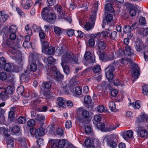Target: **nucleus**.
Instances as JSON below:
<instances>
[{"instance_id":"1a4fd4ad","label":"nucleus","mask_w":148,"mask_h":148,"mask_svg":"<svg viewBox=\"0 0 148 148\" xmlns=\"http://www.w3.org/2000/svg\"><path fill=\"white\" fill-rule=\"evenodd\" d=\"M55 8L57 11L59 18L66 20L70 24L72 23L71 17L67 16V13H65V10L62 9V7L60 5H57L55 7Z\"/></svg>"},{"instance_id":"f3484780","label":"nucleus","mask_w":148,"mask_h":148,"mask_svg":"<svg viewBox=\"0 0 148 148\" xmlns=\"http://www.w3.org/2000/svg\"><path fill=\"white\" fill-rule=\"evenodd\" d=\"M43 62L46 64L53 65L55 64L56 62V60L54 58L51 56H49L48 57H45L42 59Z\"/></svg>"},{"instance_id":"5701e85b","label":"nucleus","mask_w":148,"mask_h":148,"mask_svg":"<svg viewBox=\"0 0 148 148\" xmlns=\"http://www.w3.org/2000/svg\"><path fill=\"white\" fill-rule=\"evenodd\" d=\"M147 115L145 113H141L137 118L136 122L138 123L144 121L146 120Z\"/></svg>"},{"instance_id":"37998d69","label":"nucleus","mask_w":148,"mask_h":148,"mask_svg":"<svg viewBox=\"0 0 148 148\" xmlns=\"http://www.w3.org/2000/svg\"><path fill=\"white\" fill-rule=\"evenodd\" d=\"M96 110L99 113H102L106 112L105 108L102 105H100L98 106L96 108Z\"/></svg>"},{"instance_id":"4468645a","label":"nucleus","mask_w":148,"mask_h":148,"mask_svg":"<svg viewBox=\"0 0 148 148\" xmlns=\"http://www.w3.org/2000/svg\"><path fill=\"white\" fill-rule=\"evenodd\" d=\"M98 3L96 1L95 4L93 6L92 9V12L90 15L89 20L93 22H94L96 19V18L97 15V10L98 9Z\"/></svg>"},{"instance_id":"680f3d73","label":"nucleus","mask_w":148,"mask_h":148,"mask_svg":"<svg viewBox=\"0 0 148 148\" xmlns=\"http://www.w3.org/2000/svg\"><path fill=\"white\" fill-rule=\"evenodd\" d=\"M4 110L0 108V121H3L4 119Z\"/></svg>"},{"instance_id":"09e8293b","label":"nucleus","mask_w":148,"mask_h":148,"mask_svg":"<svg viewBox=\"0 0 148 148\" xmlns=\"http://www.w3.org/2000/svg\"><path fill=\"white\" fill-rule=\"evenodd\" d=\"M112 26V23H110L109 25L108 22H103L102 27L106 30H109L110 27Z\"/></svg>"},{"instance_id":"c9c22d12","label":"nucleus","mask_w":148,"mask_h":148,"mask_svg":"<svg viewBox=\"0 0 148 148\" xmlns=\"http://www.w3.org/2000/svg\"><path fill=\"white\" fill-rule=\"evenodd\" d=\"M102 115L101 114L97 115L94 116L93 119V122L95 125L96 122H98L100 121L101 120Z\"/></svg>"},{"instance_id":"e433bc0d","label":"nucleus","mask_w":148,"mask_h":148,"mask_svg":"<svg viewBox=\"0 0 148 148\" xmlns=\"http://www.w3.org/2000/svg\"><path fill=\"white\" fill-rule=\"evenodd\" d=\"M133 131L131 130L127 131L125 133L126 136H123V137L125 140H127L126 137L129 138H130L132 137L133 136Z\"/></svg>"},{"instance_id":"412c9836","label":"nucleus","mask_w":148,"mask_h":148,"mask_svg":"<svg viewBox=\"0 0 148 148\" xmlns=\"http://www.w3.org/2000/svg\"><path fill=\"white\" fill-rule=\"evenodd\" d=\"M52 83L50 82H43L42 83V85L41 87V89L43 90L45 89L49 90L51 88V86Z\"/></svg>"},{"instance_id":"bb28decb","label":"nucleus","mask_w":148,"mask_h":148,"mask_svg":"<svg viewBox=\"0 0 148 148\" xmlns=\"http://www.w3.org/2000/svg\"><path fill=\"white\" fill-rule=\"evenodd\" d=\"M0 134H3L5 136L8 137L10 135V131L8 129H6L4 127H0Z\"/></svg>"},{"instance_id":"0e129e2a","label":"nucleus","mask_w":148,"mask_h":148,"mask_svg":"<svg viewBox=\"0 0 148 148\" xmlns=\"http://www.w3.org/2000/svg\"><path fill=\"white\" fill-rule=\"evenodd\" d=\"M32 28L35 32H38L41 29L40 26H37L35 24L33 25Z\"/></svg>"},{"instance_id":"4be33fe9","label":"nucleus","mask_w":148,"mask_h":148,"mask_svg":"<svg viewBox=\"0 0 148 148\" xmlns=\"http://www.w3.org/2000/svg\"><path fill=\"white\" fill-rule=\"evenodd\" d=\"M55 52V48L53 47H49L43 53L46 55H53Z\"/></svg>"},{"instance_id":"2eb2a0df","label":"nucleus","mask_w":148,"mask_h":148,"mask_svg":"<svg viewBox=\"0 0 148 148\" xmlns=\"http://www.w3.org/2000/svg\"><path fill=\"white\" fill-rule=\"evenodd\" d=\"M99 57L101 60L105 62L112 60L114 58V55L113 53H111L109 55L104 53H101L99 55Z\"/></svg>"},{"instance_id":"4d7b16f0","label":"nucleus","mask_w":148,"mask_h":148,"mask_svg":"<svg viewBox=\"0 0 148 148\" xmlns=\"http://www.w3.org/2000/svg\"><path fill=\"white\" fill-rule=\"evenodd\" d=\"M143 93L144 95L148 94V85H144L143 86Z\"/></svg>"},{"instance_id":"4c0bfd02","label":"nucleus","mask_w":148,"mask_h":148,"mask_svg":"<svg viewBox=\"0 0 148 148\" xmlns=\"http://www.w3.org/2000/svg\"><path fill=\"white\" fill-rule=\"evenodd\" d=\"M109 108L112 112H116L117 111L116 108V105L113 101L110 102L108 104Z\"/></svg>"},{"instance_id":"f03ea898","label":"nucleus","mask_w":148,"mask_h":148,"mask_svg":"<svg viewBox=\"0 0 148 148\" xmlns=\"http://www.w3.org/2000/svg\"><path fill=\"white\" fill-rule=\"evenodd\" d=\"M127 63V64L130 65L132 64L131 60L129 58H123L118 60L116 62H114L111 64L109 65L105 70L106 76L109 82L112 80L114 77L113 72L114 70V67L121 64H124Z\"/></svg>"},{"instance_id":"39448f33","label":"nucleus","mask_w":148,"mask_h":148,"mask_svg":"<svg viewBox=\"0 0 148 148\" xmlns=\"http://www.w3.org/2000/svg\"><path fill=\"white\" fill-rule=\"evenodd\" d=\"M29 97L31 99H34L31 102L30 105L33 107V110L31 111V115L32 117H34L36 116V110H38V103L41 102V100L40 99L42 98H38L37 94L36 93L32 94L29 95Z\"/></svg>"},{"instance_id":"0eeeda50","label":"nucleus","mask_w":148,"mask_h":148,"mask_svg":"<svg viewBox=\"0 0 148 148\" xmlns=\"http://www.w3.org/2000/svg\"><path fill=\"white\" fill-rule=\"evenodd\" d=\"M62 87L63 91L66 94H68L69 93V91L68 90V89L69 88V85H66L62 86ZM69 90L73 94V95L74 96L76 97H78L82 93V88L80 87H76L74 90L73 88L71 86L69 88Z\"/></svg>"},{"instance_id":"393cba45","label":"nucleus","mask_w":148,"mask_h":148,"mask_svg":"<svg viewBox=\"0 0 148 148\" xmlns=\"http://www.w3.org/2000/svg\"><path fill=\"white\" fill-rule=\"evenodd\" d=\"M129 106H132L135 109H139L141 106V103L139 100H136L132 103H129Z\"/></svg>"},{"instance_id":"49530a36","label":"nucleus","mask_w":148,"mask_h":148,"mask_svg":"<svg viewBox=\"0 0 148 148\" xmlns=\"http://www.w3.org/2000/svg\"><path fill=\"white\" fill-rule=\"evenodd\" d=\"M105 9L107 11H111V12H112L114 11L112 6L111 4L110 3H108L105 5Z\"/></svg>"},{"instance_id":"b1692460","label":"nucleus","mask_w":148,"mask_h":148,"mask_svg":"<svg viewBox=\"0 0 148 148\" xmlns=\"http://www.w3.org/2000/svg\"><path fill=\"white\" fill-rule=\"evenodd\" d=\"M112 20L113 15L110 14H109L103 18V22H108L110 25V23H112Z\"/></svg>"},{"instance_id":"20e7f679","label":"nucleus","mask_w":148,"mask_h":148,"mask_svg":"<svg viewBox=\"0 0 148 148\" xmlns=\"http://www.w3.org/2000/svg\"><path fill=\"white\" fill-rule=\"evenodd\" d=\"M118 138L117 136L115 135H104L102 138L103 144L106 143L107 145L111 148H115L117 146L116 142Z\"/></svg>"},{"instance_id":"6ab92c4d","label":"nucleus","mask_w":148,"mask_h":148,"mask_svg":"<svg viewBox=\"0 0 148 148\" xmlns=\"http://www.w3.org/2000/svg\"><path fill=\"white\" fill-rule=\"evenodd\" d=\"M84 143L85 146L89 148H95L92 140L90 138L86 139Z\"/></svg>"},{"instance_id":"3c124183","label":"nucleus","mask_w":148,"mask_h":148,"mask_svg":"<svg viewBox=\"0 0 148 148\" xmlns=\"http://www.w3.org/2000/svg\"><path fill=\"white\" fill-rule=\"evenodd\" d=\"M55 33L58 36H60L62 34L61 29L58 27H55L54 28Z\"/></svg>"},{"instance_id":"79ce46f5","label":"nucleus","mask_w":148,"mask_h":148,"mask_svg":"<svg viewBox=\"0 0 148 148\" xmlns=\"http://www.w3.org/2000/svg\"><path fill=\"white\" fill-rule=\"evenodd\" d=\"M125 50V55L131 56L133 54V50L129 46H127L126 47Z\"/></svg>"},{"instance_id":"7ed1b4c3","label":"nucleus","mask_w":148,"mask_h":148,"mask_svg":"<svg viewBox=\"0 0 148 148\" xmlns=\"http://www.w3.org/2000/svg\"><path fill=\"white\" fill-rule=\"evenodd\" d=\"M6 44L10 48V51L11 54L10 55V57L18 63H20L22 61V53L20 50V47L17 46L12 47L14 41L10 39L8 40Z\"/></svg>"},{"instance_id":"c03bdc74","label":"nucleus","mask_w":148,"mask_h":148,"mask_svg":"<svg viewBox=\"0 0 148 148\" xmlns=\"http://www.w3.org/2000/svg\"><path fill=\"white\" fill-rule=\"evenodd\" d=\"M42 51L43 52L49 47L48 42L46 41H43L42 43Z\"/></svg>"},{"instance_id":"7c9ffc66","label":"nucleus","mask_w":148,"mask_h":148,"mask_svg":"<svg viewBox=\"0 0 148 148\" xmlns=\"http://www.w3.org/2000/svg\"><path fill=\"white\" fill-rule=\"evenodd\" d=\"M139 6L137 5L132 6V8L130 9V14L132 16H135L136 13V10L138 9Z\"/></svg>"},{"instance_id":"9d476101","label":"nucleus","mask_w":148,"mask_h":148,"mask_svg":"<svg viewBox=\"0 0 148 148\" xmlns=\"http://www.w3.org/2000/svg\"><path fill=\"white\" fill-rule=\"evenodd\" d=\"M66 139H51L49 142L52 148H63L65 146L66 141Z\"/></svg>"},{"instance_id":"8fccbe9b","label":"nucleus","mask_w":148,"mask_h":148,"mask_svg":"<svg viewBox=\"0 0 148 148\" xmlns=\"http://www.w3.org/2000/svg\"><path fill=\"white\" fill-rule=\"evenodd\" d=\"M56 16L55 14L51 13L47 17L46 20L47 21H50L52 20H54L56 18Z\"/></svg>"},{"instance_id":"6e6552de","label":"nucleus","mask_w":148,"mask_h":148,"mask_svg":"<svg viewBox=\"0 0 148 148\" xmlns=\"http://www.w3.org/2000/svg\"><path fill=\"white\" fill-rule=\"evenodd\" d=\"M39 56V55L36 53L34 52L30 54L29 58L30 69L29 70L30 72L31 71H35L37 70V65L34 62L38 60Z\"/></svg>"},{"instance_id":"72a5a7b5","label":"nucleus","mask_w":148,"mask_h":148,"mask_svg":"<svg viewBox=\"0 0 148 148\" xmlns=\"http://www.w3.org/2000/svg\"><path fill=\"white\" fill-rule=\"evenodd\" d=\"M24 74H22L20 77V80L22 82L25 81L27 78V75L30 73V71L29 69L25 71Z\"/></svg>"},{"instance_id":"f257e3e1","label":"nucleus","mask_w":148,"mask_h":148,"mask_svg":"<svg viewBox=\"0 0 148 148\" xmlns=\"http://www.w3.org/2000/svg\"><path fill=\"white\" fill-rule=\"evenodd\" d=\"M57 51L58 56L61 57V64L64 73L67 74L69 72L68 66L66 64L70 63L72 64H78V59L77 56L73 53L69 52L66 45H63L58 47Z\"/></svg>"},{"instance_id":"338daca9","label":"nucleus","mask_w":148,"mask_h":148,"mask_svg":"<svg viewBox=\"0 0 148 148\" xmlns=\"http://www.w3.org/2000/svg\"><path fill=\"white\" fill-rule=\"evenodd\" d=\"M131 30V27L129 25H126L124 26L123 28V32L125 33L130 32Z\"/></svg>"},{"instance_id":"a19ab883","label":"nucleus","mask_w":148,"mask_h":148,"mask_svg":"<svg viewBox=\"0 0 148 148\" xmlns=\"http://www.w3.org/2000/svg\"><path fill=\"white\" fill-rule=\"evenodd\" d=\"M1 16L0 21L1 23H4L7 20L9 17L8 14H5L4 12Z\"/></svg>"},{"instance_id":"c85d7f7f","label":"nucleus","mask_w":148,"mask_h":148,"mask_svg":"<svg viewBox=\"0 0 148 148\" xmlns=\"http://www.w3.org/2000/svg\"><path fill=\"white\" fill-rule=\"evenodd\" d=\"M4 66V69L5 70L11 72H15L14 70L12 69V66L10 64L7 63L5 64Z\"/></svg>"},{"instance_id":"a211bd4d","label":"nucleus","mask_w":148,"mask_h":148,"mask_svg":"<svg viewBox=\"0 0 148 148\" xmlns=\"http://www.w3.org/2000/svg\"><path fill=\"white\" fill-rule=\"evenodd\" d=\"M84 57L86 60H89L91 63H94L95 61V56L94 55L91 56V54L90 52L87 51L85 53Z\"/></svg>"},{"instance_id":"864d4df0","label":"nucleus","mask_w":148,"mask_h":148,"mask_svg":"<svg viewBox=\"0 0 148 148\" xmlns=\"http://www.w3.org/2000/svg\"><path fill=\"white\" fill-rule=\"evenodd\" d=\"M118 58L124 57L125 55V53L124 50L120 49L116 53Z\"/></svg>"},{"instance_id":"dca6fc26","label":"nucleus","mask_w":148,"mask_h":148,"mask_svg":"<svg viewBox=\"0 0 148 148\" xmlns=\"http://www.w3.org/2000/svg\"><path fill=\"white\" fill-rule=\"evenodd\" d=\"M77 113L81 112V115L84 118L86 119L89 118L90 115V112L86 110H84L82 107L77 108L76 110Z\"/></svg>"},{"instance_id":"a878e982","label":"nucleus","mask_w":148,"mask_h":148,"mask_svg":"<svg viewBox=\"0 0 148 148\" xmlns=\"http://www.w3.org/2000/svg\"><path fill=\"white\" fill-rule=\"evenodd\" d=\"M95 127L101 131L106 132V127H105V124L102 123H99L95 125Z\"/></svg>"},{"instance_id":"052dcab7","label":"nucleus","mask_w":148,"mask_h":148,"mask_svg":"<svg viewBox=\"0 0 148 148\" xmlns=\"http://www.w3.org/2000/svg\"><path fill=\"white\" fill-rule=\"evenodd\" d=\"M26 121L25 118L23 116H20L18 119V122L21 124L25 123Z\"/></svg>"},{"instance_id":"5fc2aeb1","label":"nucleus","mask_w":148,"mask_h":148,"mask_svg":"<svg viewBox=\"0 0 148 148\" xmlns=\"http://www.w3.org/2000/svg\"><path fill=\"white\" fill-rule=\"evenodd\" d=\"M8 75L5 72H3L0 74V79L2 80H5L8 77Z\"/></svg>"},{"instance_id":"2f4dec72","label":"nucleus","mask_w":148,"mask_h":148,"mask_svg":"<svg viewBox=\"0 0 148 148\" xmlns=\"http://www.w3.org/2000/svg\"><path fill=\"white\" fill-rule=\"evenodd\" d=\"M11 131L13 134L19 135L21 133L20 129L18 126H15L13 127L11 129Z\"/></svg>"},{"instance_id":"774afa93","label":"nucleus","mask_w":148,"mask_h":148,"mask_svg":"<svg viewBox=\"0 0 148 148\" xmlns=\"http://www.w3.org/2000/svg\"><path fill=\"white\" fill-rule=\"evenodd\" d=\"M93 71L95 73H98L101 71V68L99 65L95 66L93 69Z\"/></svg>"},{"instance_id":"c756f323","label":"nucleus","mask_w":148,"mask_h":148,"mask_svg":"<svg viewBox=\"0 0 148 148\" xmlns=\"http://www.w3.org/2000/svg\"><path fill=\"white\" fill-rule=\"evenodd\" d=\"M135 47L137 51H141L143 48V42L140 41L136 42Z\"/></svg>"},{"instance_id":"aec40b11","label":"nucleus","mask_w":148,"mask_h":148,"mask_svg":"<svg viewBox=\"0 0 148 148\" xmlns=\"http://www.w3.org/2000/svg\"><path fill=\"white\" fill-rule=\"evenodd\" d=\"M58 101V104L60 107L64 108L66 107L65 105L66 100L64 98L59 97L57 99Z\"/></svg>"},{"instance_id":"69168bd1","label":"nucleus","mask_w":148,"mask_h":148,"mask_svg":"<svg viewBox=\"0 0 148 148\" xmlns=\"http://www.w3.org/2000/svg\"><path fill=\"white\" fill-rule=\"evenodd\" d=\"M91 127L89 126H86L85 128V132L86 134H89L92 132Z\"/></svg>"},{"instance_id":"f8f14e48","label":"nucleus","mask_w":148,"mask_h":148,"mask_svg":"<svg viewBox=\"0 0 148 148\" xmlns=\"http://www.w3.org/2000/svg\"><path fill=\"white\" fill-rule=\"evenodd\" d=\"M135 130L137 132L138 137L143 138L148 136V132L146 129L143 128L142 127L138 126L136 128Z\"/></svg>"},{"instance_id":"ddd939ff","label":"nucleus","mask_w":148,"mask_h":148,"mask_svg":"<svg viewBox=\"0 0 148 148\" xmlns=\"http://www.w3.org/2000/svg\"><path fill=\"white\" fill-rule=\"evenodd\" d=\"M106 43L103 41L98 40L97 42L96 47L99 53V56L101 53H104L103 51L106 47Z\"/></svg>"},{"instance_id":"9b49d317","label":"nucleus","mask_w":148,"mask_h":148,"mask_svg":"<svg viewBox=\"0 0 148 148\" xmlns=\"http://www.w3.org/2000/svg\"><path fill=\"white\" fill-rule=\"evenodd\" d=\"M132 67L130 71L132 72V76L136 80L140 75L139 68L138 65L136 63L132 64Z\"/></svg>"},{"instance_id":"de8ad7c7","label":"nucleus","mask_w":148,"mask_h":148,"mask_svg":"<svg viewBox=\"0 0 148 148\" xmlns=\"http://www.w3.org/2000/svg\"><path fill=\"white\" fill-rule=\"evenodd\" d=\"M118 127L119 125H110L108 127H106V132H108L112 131L116 129Z\"/></svg>"},{"instance_id":"f704fd0d","label":"nucleus","mask_w":148,"mask_h":148,"mask_svg":"<svg viewBox=\"0 0 148 148\" xmlns=\"http://www.w3.org/2000/svg\"><path fill=\"white\" fill-rule=\"evenodd\" d=\"M7 97L5 91V88H0V98L1 99H4Z\"/></svg>"},{"instance_id":"a18cd8bd","label":"nucleus","mask_w":148,"mask_h":148,"mask_svg":"<svg viewBox=\"0 0 148 148\" xmlns=\"http://www.w3.org/2000/svg\"><path fill=\"white\" fill-rule=\"evenodd\" d=\"M33 3L32 1L31 0H28L26 1V2L24 5L23 7L25 9H28L32 5Z\"/></svg>"},{"instance_id":"13d9d810","label":"nucleus","mask_w":148,"mask_h":148,"mask_svg":"<svg viewBox=\"0 0 148 148\" xmlns=\"http://www.w3.org/2000/svg\"><path fill=\"white\" fill-rule=\"evenodd\" d=\"M84 102L86 104H90L91 102V97L89 96H86L84 98Z\"/></svg>"},{"instance_id":"ea45409f","label":"nucleus","mask_w":148,"mask_h":148,"mask_svg":"<svg viewBox=\"0 0 148 148\" xmlns=\"http://www.w3.org/2000/svg\"><path fill=\"white\" fill-rule=\"evenodd\" d=\"M7 140V147L8 148H13L14 147V142L12 139L10 138L9 139L8 138H6Z\"/></svg>"},{"instance_id":"473e14b6","label":"nucleus","mask_w":148,"mask_h":148,"mask_svg":"<svg viewBox=\"0 0 148 148\" xmlns=\"http://www.w3.org/2000/svg\"><path fill=\"white\" fill-rule=\"evenodd\" d=\"M45 133V130L42 127L38 128L37 129V138L43 136Z\"/></svg>"},{"instance_id":"bf43d9fd","label":"nucleus","mask_w":148,"mask_h":148,"mask_svg":"<svg viewBox=\"0 0 148 148\" xmlns=\"http://www.w3.org/2000/svg\"><path fill=\"white\" fill-rule=\"evenodd\" d=\"M25 32L29 35H31L32 33V30L29 27V25H27L25 27Z\"/></svg>"},{"instance_id":"423d86ee","label":"nucleus","mask_w":148,"mask_h":148,"mask_svg":"<svg viewBox=\"0 0 148 148\" xmlns=\"http://www.w3.org/2000/svg\"><path fill=\"white\" fill-rule=\"evenodd\" d=\"M47 74V78L49 79L51 77L57 81H60L64 78L63 76L60 73L55 67L48 69Z\"/></svg>"},{"instance_id":"58836bf2","label":"nucleus","mask_w":148,"mask_h":148,"mask_svg":"<svg viewBox=\"0 0 148 148\" xmlns=\"http://www.w3.org/2000/svg\"><path fill=\"white\" fill-rule=\"evenodd\" d=\"M94 26V24H91V23L88 22L86 23L84 26L85 28L87 31H89L92 29Z\"/></svg>"},{"instance_id":"6e6d98bb","label":"nucleus","mask_w":148,"mask_h":148,"mask_svg":"<svg viewBox=\"0 0 148 148\" xmlns=\"http://www.w3.org/2000/svg\"><path fill=\"white\" fill-rule=\"evenodd\" d=\"M30 132L31 134L32 135L33 137L37 138V129L34 128H32L30 129Z\"/></svg>"},{"instance_id":"e2e57ef3","label":"nucleus","mask_w":148,"mask_h":148,"mask_svg":"<svg viewBox=\"0 0 148 148\" xmlns=\"http://www.w3.org/2000/svg\"><path fill=\"white\" fill-rule=\"evenodd\" d=\"M145 51L144 53V58L146 61L148 60V45H147L145 48Z\"/></svg>"},{"instance_id":"603ef678","label":"nucleus","mask_w":148,"mask_h":148,"mask_svg":"<svg viewBox=\"0 0 148 148\" xmlns=\"http://www.w3.org/2000/svg\"><path fill=\"white\" fill-rule=\"evenodd\" d=\"M24 88L23 86L20 85L18 87L17 92L18 95H22L24 92Z\"/></svg>"},{"instance_id":"cd10ccee","label":"nucleus","mask_w":148,"mask_h":148,"mask_svg":"<svg viewBox=\"0 0 148 148\" xmlns=\"http://www.w3.org/2000/svg\"><path fill=\"white\" fill-rule=\"evenodd\" d=\"M14 86H8L5 88V91L7 97L8 95H11L14 92Z\"/></svg>"}]
</instances>
